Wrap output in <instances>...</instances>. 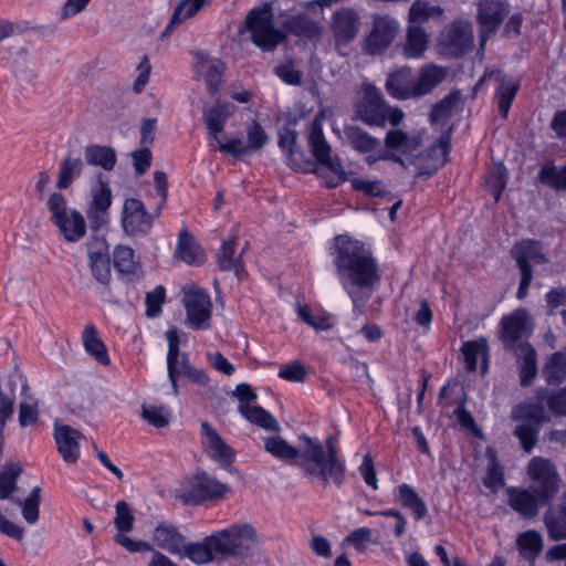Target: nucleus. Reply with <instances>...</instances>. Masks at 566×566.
Segmentation results:
<instances>
[{
    "label": "nucleus",
    "instance_id": "b1692460",
    "mask_svg": "<svg viewBox=\"0 0 566 566\" xmlns=\"http://www.w3.org/2000/svg\"><path fill=\"white\" fill-rule=\"evenodd\" d=\"M385 88L387 93L397 99L417 97L415 93L416 82L410 67H401L388 75Z\"/></svg>",
    "mask_w": 566,
    "mask_h": 566
},
{
    "label": "nucleus",
    "instance_id": "f704fd0d",
    "mask_svg": "<svg viewBox=\"0 0 566 566\" xmlns=\"http://www.w3.org/2000/svg\"><path fill=\"white\" fill-rule=\"evenodd\" d=\"M175 256L189 265H198L202 262L203 253L197 244L193 235L186 229L180 231Z\"/></svg>",
    "mask_w": 566,
    "mask_h": 566
},
{
    "label": "nucleus",
    "instance_id": "5701e85b",
    "mask_svg": "<svg viewBox=\"0 0 566 566\" xmlns=\"http://www.w3.org/2000/svg\"><path fill=\"white\" fill-rule=\"evenodd\" d=\"M359 17L349 8L337 10L333 14L332 30L337 43H348L358 33Z\"/></svg>",
    "mask_w": 566,
    "mask_h": 566
},
{
    "label": "nucleus",
    "instance_id": "0eeeda50",
    "mask_svg": "<svg viewBox=\"0 0 566 566\" xmlns=\"http://www.w3.org/2000/svg\"><path fill=\"white\" fill-rule=\"evenodd\" d=\"M228 491L227 484L205 471H199L178 490V497L187 505H199L221 499Z\"/></svg>",
    "mask_w": 566,
    "mask_h": 566
},
{
    "label": "nucleus",
    "instance_id": "9d476101",
    "mask_svg": "<svg viewBox=\"0 0 566 566\" xmlns=\"http://www.w3.org/2000/svg\"><path fill=\"white\" fill-rule=\"evenodd\" d=\"M160 213L161 206H157L154 213H149L139 199L128 198L123 206V229L129 235L145 237L150 232L154 220L158 218Z\"/></svg>",
    "mask_w": 566,
    "mask_h": 566
},
{
    "label": "nucleus",
    "instance_id": "a18cd8bd",
    "mask_svg": "<svg viewBox=\"0 0 566 566\" xmlns=\"http://www.w3.org/2000/svg\"><path fill=\"white\" fill-rule=\"evenodd\" d=\"M83 167L84 164L81 158H73L71 155L66 156L60 163L56 188L60 190L67 189L73 180L82 174Z\"/></svg>",
    "mask_w": 566,
    "mask_h": 566
},
{
    "label": "nucleus",
    "instance_id": "864d4df0",
    "mask_svg": "<svg viewBox=\"0 0 566 566\" xmlns=\"http://www.w3.org/2000/svg\"><path fill=\"white\" fill-rule=\"evenodd\" d=\"M539 430L537 426L521 421L515 426L513 436L518 439L522 449L531 453L537 442Z\"/></svg>",
    "mask_w": 566,
    "mask_h": 566
},
{
    "label": "nucleus",
    "instance_id": "a19ab883",
    "mask_svg": "<svg viewBox=\"0 0 566 566\" xmlns=\"http://www.w3.org/2000/svg\"><path fill=\"white\" fill-rule=\"evenodd\" d=\"M83 344L85 350L102 365L109 364L107 348L99 338L97 329L93 324H87L83 331Z\"/></svg>",
    "mask_w": 566,
    "mask_h": 566
},
{
    "label": "nucleus",
    "instance_id": "69168bd1",
    "mask_svg": "<svg viewBox=\"0 0 566 566\" xmlns=\"http://www.w3.org/2000/svg\"><path fill=\"white\" fill-rule=\"evenodd\" d=\"M38 402L30 398V401H21L19 405V423L21 427H29L39 421Z\"/></svg>",
    "mask_w": 566,
    "mask_h": 566
},
{
    "label": "nucleus",
    "instance_id": "49530a36",
    "mask_svg": "<svg viewBox=\"0 0 566 566\" xmlns=\"http://www.w3.org/2000/svg\"><path fill=\"white\" fill-rule=\"evenodd\" d=\"M537 179L556 191H566V164L559 168L553 163L545 164L541 168Z\"/></svg>",
    "mask_w": 566,
    "mask_h": 566
},
{
    "label": "nucleus",
    "instance_id": "9b49d317",
    "mask_svg": "<svg viewBox=\"0 0 566 566\" xmlns=\"http://www.w3.org/2000/svg\"><path fill=\"white\" fill-rule=\"evenodd\" d=\"M510 14V4L504 0H480L478 2L476 22L480 28V49L484 50L486 41L496 33Z\"/></svg>",
    "mask_w": 566,
    "mask_h": 566
},
{
    "label": "nucleus",
    "instance_id": "ddd939ff",
    "mask_svg": "<svg viewBox=\"0 0 566 566\" xmlns=\"http://www.w3.org/2000/svg\"><path fill=\"white\" fill-rule=\"evenodd\" d=\"M115 518L114 525L117 530V534L114 541L126 548L129 553H149L153 551V546L145 541L133 539L125 533L133 530L135 517L132 513L130 506L125 501H119L115 505Z\"/></svg>",
    "mask_w": 566,
    "mask_h": 566
},
{
    "label": "nucleus",
    "instance_id": "bb28decb",
    "mask_svg": "<svg viewBox=\"0 0 566 566\" xmlns=\"http://www.w3.org/2000/svg\"><path fill=\"white\" fill-rule=\"evenodd\" d=\"M512 352L518 361L521 386H531L537 375L536 352L534 347L527 342H522Z\"/></svg>",
    "mask_w": 566,
    "mask_h": 566
},
{
    "label": "nucleus",
    "instance_id": "3c124183",
    "mask_svg": "<svg viewBox=\"0 0 566 566\" xmlns=\"http://www.w3.org/2000/svg\"><path fill=\"white\" fill-rule=\"evenodd\" d=\"M489 464L486 474L483 478V484L489 490L496 492L505 485V479L502 468L499 464L496 454L491 449H488Z\"/></svg>",
    "mask_w": 566,
    "mask_h": 566
},
{
    "label": "nucleus",
    "instance_id": "a878e982",
    "mask_svg": "<svg viewBox=\"0 0 566 566\" xmlns=\"http://www.w3.org/2000/svg\"><path fill=\"white\" fill-rule=\"evenodd\" d=\"M95 243L98 250L88 252L91 272L99 284L108 286L112 279L108 249L104 239L95 238Z\"/></svg>",
    "mask_w": 566,
    "mask_h": 566
},
{
    "label": "nucleus",
    "instance_id": "8fccbe9b",
    "mask_svg": "<svg viewBox=\"0 0 566 566\" xmlns=\"http://www.w3.org/2000/svg\"><path fill=\"white\" fill-rule=\"evenodd\" d=\"M168 340V353H167V368H168V377L171 382L174 392H177L176 385V371L178 358L180 357L179 353V336L175 328L168 329L166 333Z\"/></svg>",
    "mask_w": 566,
    "mask_h": 566
},
{
    "label": "nucleus",
    "instance_id": "20e7f679",
    "mask_svg": "<svg viewBox=\"0 0 566 566\" xmlns=\"http://www.w3.org/2000/svg\"><path fill=\"white\" fill-rule=\"evenodd\" d=\"M303 444V474L319 480L324 486L329 483L340 488L345 482L346 465L339 455L336 438L328 436L324 444L316 438L300 436Z\"/></svg>",
    "mask_w": 566,
    "mask_h": 566
},
{
    "label": "nucleus",
    "instance_id": "4d7b16f0",
    "mask_svg": "<svg viewBox=\"0 0 566 566\" xmlns=\"http://www.w3.org/2000/svg\"><path fill=\"white\" fill-rule=\"evenodd\" d=\"M92 201L88 207L97 208L98 210H108L112 205V190L107 180H103L102 174H98V184L93 187Z\"/></svg>",
    "mask_w": 566,
    "mask_h": 566
},
{
    "label": "nucleus",
    "instance_id": "1a4fd4ad",
    "mask_svg": "<svg viewBox=\"0 0 566 566\" xmlns=\"http://www.w3.org/2000/svg\"><path fill=\"white\" fill-rule=\"evenodd\" d=\"M473 40L472 23L458 19L442 30L438 45L444 55L460 59L472 50Z\"/></svg>",
    "mask_w": 566,
    "mask_h": 566
},
{
    "label": "nucleus",
    "instance_id": "58836bf2",
    "mask_svg": "<svg viewBox=\"0 0 566 566\" xmlns=\"http://www.w3.org/2000/svg\"><path fill=\"white\" fill-rule=\"evenodd\" d=\"M428 45V34L420 25H410L407 29L403 55L408 59H419Z\"/></svg>",
    "mask_w": 566,
    "mask_h": 566
},
{
    "label": "nucleus",
    "instance_id": "774afa93",
    "mask_svg": "<svg viewBox=\"0 0 566 566\" xmlns=\"http://www.w3.org/2000/svg\"><path fill=\"white\" fill-rule=\"evenodd\" d=\"M222 64L220 61H213L206 66L205 80L211 95H214L218 92L222 78Z\"/></svg>",
    "mask_w": 566,
    "mask_h": 566
},
{
    "label": "nucleus",
    "instance_id": "79ce46f5",
    "mask_svg": "<svg viewBox=\"0 0 566 566\" xmlns=\"http://www.w3.org/2000/svg\"><path fill=\"white\" fill-rule=\"evenodd\" d=\"M113 264L115 270L126 275L129 280L138 277V265L134 260V250L127 245H117L113 251Z\"/></svg>",
    "mask_w": 566,
    "mask_h": 566
},
{
    "label": "nucleus",
    "instance_id": "4c0bfd02",
    "mask_svg": "<svg viewBox=\"0 0 566 566\" xmlns=\"http://www.w3.org/2000/svg\"><path fill=\"white\" fill-rule=\"evenodd\" d=\"M85 163L91 166L101 167L106 171L114 169L117 158L112 147L102 145H88L84 151Z\"/></svg>",
    "mask_w": 566,
    "mask_h": 566
},
{
    "label": "nucleus",
    "instance_id": "37998d69",
    "mask_svg": "<svg viewBox=\"0 0 566 566\" xmlns=\"http://www.w3.org/2000/svg\"><path fill=\"white\" fill-rule=\"evenodd\" d=\"M22 473L19 462H7L0 471V500L14 499L12 493L18 490L17 481Z\"/></svg>",
    "mask_w": 566,
    "mask_h": 566
},
{
    "label": "nucleus",
    "instance_id": "338daca9",
    "mask_svg": "<svg viewBox=\"0 0 566 566\" xmlns=\"http://www.w3.org/2000/svg\"><path fill=\"white\" fill-rule=\"evenodd\" d=\"M306 376L307 371L300 361L285 364L279 370V377L287 381L302 382Z\"/></svg>",
    "mask_w": 566,
    "mask_h": 566
},
{
    "label": "nucleus",
    "instance_id": "de8ad7c7",
    "mask_svg": "<svg viewBox=\"0 0 566 566\" xmlns=\"http://www.w3.org/2000/svg\"><path fill=\"white\" fill-rule=\"evenodd\" d=\"M543 374L551 385H558L566 378V348L554 353L546 363Z\"/></svg>",
    "mask_w": 566,
    "mask_h": 566
},
{
    "label": "nucleus",
    "instance_id": "13d9d810",
    "mask_svg": "<svg viewBox=\"0 0 566 566\" xmlns=\"http://www.w3.org/2000/svg\"><path fill=\"white\" fill-rule=\"evenodd\" d=\"M142 417L155 428H165L169 424L170 412L165 406L156 407L153 405H144L142 407Z\"/></svg>",
    "mask_w": 566,
    "mask_h": 566
},
{
    "label": "nucleus",
    "instance_id": "603ef678",
    "mask_svg": "<svg viewBox=\"0 0 566 566\" xmlns=\"http://www.w3.org/2000/svg\"><path fill=\"white\" fill-rule=\"evenodd\" d=\"M41 489L34 486L24 501L20 499H12V502L20 505L22 509V516L29 524H35L39 520V507L41 503Z\"/></svg>",
    "mask_w": 566,
    "mask_h": 566
},
{
    "label": "nucleus",
    "instance_id": "7c9ffc66",
    "mask_svg": "<svg viewBox=\"0 0 566 566\" xmlns=\"http://www.w3.org/2000/svg\"><path fill=\"white\" fill-rule=\"evenodd\" d=\"M346 143L359 154H369L380 146V140L373 137L359 126L346 125L344 127Z\"/></svg>",
    "mask_w": 566,
    "mask_h": 566
},
{
    "label": "nucleus",
    "instance_id": "680f3d73",
    "mask_svg": "<svg viewBox=\"0 0 566 566\" xmlns=\"http://www.w3.org/2000/svg\"><path fill=\"white\" fill-rule=\"evenodd\" d=\"M248 153L260 150L269 140L268 135L258 122H253L247 128Z\"/></svg>",
    "mask_w": 566,
    "mask_h": 566
},
{
    "label": "nucleus",
    "instance_id": "a211bd4d",
    "mask_svg": "<svg viewBox=\"0 0 566 566\" xmlns=\"http://www.w3.org/2000/svg\"><path fill=\"white\" fill-rule=\"evenodd\" d=\"M528 313L524 308H517L501 319L500 338L506 352H512L518 346V342L526 334Z\"/></svg>",
    "mask_w": 566,
    "mask_h": 566
},
{
    "label": "nucleus",
    "instance_id": "72a5a7b5",
    "mask_svg": "<svg viewBox=\"0 0 566 566\" xmlns=\"http://www.w3.org/2000/svg\"><path fill=\"white\" fill-rule=\"evenodd\" d=\"M211 0H181L175 8L169 23L163 32V36H169L176 25L197 14L202 8L208 7Z\"/></svg>",
    "mask_w": 566,
    "mask_h": 566
},
{
    "label": "nucleus",
    "instance_id": "f257e3e1",
    "mask_svg": "<svg viewBox=\"0 0 566 566\" xmlns=\"http://www.w3.org/2000/svg\"><path fill=\"white\" fill-rule=\"evenodd\" d=\"M335 274L343 289L360 287L373 293L381 275L373 250L348 234H337L329 247Z\"/></svg>",
    "mask_w": 566,
    "mask_h": 566
},
{
    "label": "nucleus",
    "instance_id": "393cba45",
    "mask_svg": "<svg viewBox=\"0 0 566 566\" xmlns=\"http://www.w3.org/2000/svg\"><path fill=\"white\" fill-rule=\"evenodd\" d=\"M283 28L291 34L310 42L319 41L324 28L304 13L295 14L283 22Z\"/></svg>",
    "mask_w": 566,
    "mask_h": 566
},
{
    "label": "nucleus",
    "instance_id": "09e8293b",
    "mask_svg": "<svg viewBox=\"0 0 566 566\" xmlns=\"http://www.w3.org/2000/svg\"><path fill=\"white\" fill-rule=\"evenodd\" d=\"M442 13L443 10L441 7L430 4L426 0H416L409 9V23L410 25H420L430 18L441 17Z\"/></svg>",
    "mask_w": 566,
    "mask_h": 566
},
{
    "label": "nucleus",
    "instance_id": "c756f323",
    "mask_svg": "<svg viewBox=\"0 0 566 566\" xmlns=\"http://www.w3.org/2000/svg\"><path fill=\"white\" fill-rule=\"evenodd\" d=\"M238 239L233 238L223 241L219 252L217 253V264L220 271H233L235 276L241 280L245 275V270L241 261V255L235 256V244Z\"/></svg>",
    "mask_w": 566,
    "mask_h": 566
},
{
    "label": "nucleus",
    "instance_id": "e433bc0d",
    "mask_svg": "<svg viewBox=\"0 0 566 566\" xmlns=\"http://www.w3.org/2000/svg\"><path fill=\"white\" fill-rule=\"evenodd\" d=\"M397 500L402 507L411 511L417 521L422 520L428 513L426 502L419 496L416 490L407 483H402L397 488Z\"/></svg>",
    "mask_w": 566,
    "mask_h": 566
},
{
    "label": "nucleus",
    "instance_id": "aec40b11",
    "mask_svg": "<svg viewBox=\"0 0 566 566\" xmlns=\"http://www.w3.org/2000/svg\"><path fill=\"white\" fill-rule=\"evenodd\" d=\"M201 434L206 438L203 444L209 449L210 458L217 461L220 467L229 468L235 460L234 450L207 421L201 422Z\"/></svg>",
    "mask_w": 566,
    "mask_h": 566
},
{
    "label": "nucleus",
    "instance_id": "2f4dec72",
    "mask_svg": "<svg viewBox=\"0 0 566 566\" xmlns=\"http://www.w3.org/2000/svg\"><path fill=\"white\" fill-rule=\"evenodd\" d=\"M547 533L553 541L566 539V492L557 507H549L544 514Z\"/></svg>",
    "mask_w": 566,
    "mask_h": 566
},
{
    "label": "nucleus",
    "instance_id": "c03bdc74",
    "mask_svg": "<svg viewBox=\"0 0 566 566\" xmlns=\"http://www.w3.org/2000/svg\"><path fill=\"white\" fill-rule=\"evenodd\" d=\"M385 146L388 150H401L403 154H411L420 146V138L410 137L400 129H390L386 134Z\"/></svg>",
    "mask_w": 566,
    "mask_h": 566
},
{
    "label": "nucleus",
    "instance_id": "4be33fe9",
    "mask_svg": "<svg viewBox=\"0 0 566 566\" xmlns=\"http://www.w3.org/2000/svg\"><path fill=\"white\" fill-rule=\"evenodd\" d=\"M451 149V134L450 132L443 133L437 142L430 146L419 157V163L428 158L430 166L419 165V174L427 177L433 175L447 161V156Z\"/></svg>",
    "mask_w": 566,
    "mask_h": 566
},
{
    "label": "nucleus",
    "instance_id": "6ab92c4d",
    "mask_svg": "<svg viewBox=\"0 0 566 566\" xmlns=\"http://www.w3.org/2000/svg\"><path fill=\"white\" fill-rule=\"evenodd\" d=\"M307 142L317 164L327 169L340 170V159L337 156L332 157L331 145L327 143L322 126L318 123L311 125Z\"/></svg>",
    "mask_w": 566,
    "mask_h": 566
},
{
    "label": "nucleus",
    "instance_id": "f03ea898",
    "mask_svg": "<svg viewBox=\"0 0 566 566\" xmlns=\"http://www.w3.org/2000/svg\"><path fill=\"white\" fill-rule=\"evenodd\" d=\"M527 474L532 479L528 489L510 486L506 489L509 505L525 518H533L539 507L547 505L557 494L559 478L549 460L533 458L527 465Z\"/></svg>",
    "mask_w": 566,
    "mask_h": 566
},
{
    "label": "nucleus",
    "instance_id": "052dcab7",
    "mask_svg": "<svg viewBox=\"0 0 566 566\" xmlns=\"http://www.w3.org/2000/svg\"><path fill=\"white\" fill-rule=\"evenodd\" d=\"M459 98V95L455 93H450L446 97H443L440 102L432 106L430 112V122L432 124L439 123L449 118L452 114V109Z\"/></svg>",
    "mask_w": 566,
    "mask_h": 566
},
{
    "label": "nucleus",
    "instance_id": "e2e57ef3",
    "mask_svg": "<svg viewBox=\"0 0 566 566\" xmlns=\"http://www.w3.org/2000/svg\"><path fill=\"white\" fill-rule=\"evenodd\" d=\"M166 298V290L163 285H158L154 291L148 292L145 297L146 316L156 317L161 313V305Z\"/></svg>",
    "mask_w": 566,
    "mask_h": 566
},
{
    "label": "nucleus",
    "instance_id": "6e6552de",
    "mask_svg": "<svg viewBox=\"0 0 566 566\" xmlns=\"http://www.w3.org/2000/svg\"><path fill=\"white\" fill-rule=\"evenodd\" d=\"M511 256L516 261L521 272L520 285L516 292L518 300H524L533 280V269L531 263L542 264L547 260L541 250V244L536 240H524L517 242L511 249Z\"/></svg>",
    "mask_w": 566,
    "mask_h": 566
},
{
    "label": "nucleus",
    "instance_id": "dca6fc26",
    "mask_svg": "<svg viewBox=\"0 0 566 566\" xmlns=\"http://www.w3.org/2000/svg\"><path fill=\"white\" fill-rule=\"evenodd\" d=\"M184 302L189 325L195 329H208L212 311L210 296L202 290H195L186 293Z\"/></svg>",
    "mask_w": 566,
    "mask_h": 566
},
{
    "label": "nucleus",
    "instance_id": "c9c22d12",
    "mask_svg": "<svg viewBox=\"0 0 566 566\" xmlns=\"http://www.w3.org/2000/svg\"><path fill=\"white\" fill-rule=\"evenodd\" d=\"M264 449L273 457L285 460H300L297 464L302 468L303 463V446L298 449L289 444L281 437H268L264 439Z\"/></svg>",
    "mask_w": 566,
    "mask_h": 566
},
{
    "label": "nucleus",
    "instance_id": "c85d7f7f",
    "mask_svg": "<svg viewBox=\"0 0 566 566\" xmlns=\"http://www.w3.org/2000/svg\"><path fill=\"white\" fill-rule=\"evenodd\" d=\"M447 77V69L429 63L419 71L416 82L415 93L417 97L430 94Z\"/></svg>",
    "mask_w": 566,
    "mask_h": 566
},
{
    "label": "nucleus",
    "instance_id": "39448f33",
    "mask_svg": "<svg viewBox=\"0 0 566 566\" xmlns=\"http://www.w3.org/2000/svg\"><path fill=\"white\" fill-rule=\"evenodd\" d=\"M247 29L252 34V41L259 48L271 51L284 39V34L274 27V14L271 3L253 8L245 18Z\"/></svg>",
    "mask_w": 566,
    "mask_h": 566
},
{
    "label": "nucleus",
    "instance_id": "f3484780",
    "mask_svg": "<svg viewBox=\"0 0 566 566\" xmlns=\"http://www.w3.org/2000/svg\"><path fill=\"white\" fill-rule=\"evenodd\" d=\"M153 539L158 547L167 551L172 555H179L190 559L189 551L191 546L200 544V542L186 543L185 536L178 528L168 523H159L153 534Z\"/></svg>",
    "mask_w": 566,
    "mask_h": 566
},
{
    "label": "nucleus",
    "instance_id": "4468645a",
    "mask_svg": "<svg viewBox=\"0 0 566 566\" xmlns=\"http://www.w3.org/2000/svg\"><path fill=\"white\" fill-rule=\"evenodd\" d=\"M491 78L497 82L494 97L497 102L499 113L503 118H507L509 111L520 90V81L512 75L503 73L499 69L486 70L475 87H479L484 81Z\"/></svg>",
    "mask_w": 566,
    "mask_h": 566
},
{
    "label": "nucleus",
    "instance_id": "423d86ee",
    "mask_svg": "<svg viewBox=\"0 0 566 566\" xmlns=\"http://www.w3.org/2000/svg\"><path fill=\"white\" fill-rule=\"evenodd\" d=\"M51 212V221L57 227L64 239L69 242H77L86 232L84 217L80 211L67 210L66 199L60 192H54L48 200Z\"/></svg>",
    "mask_w": 566,
    "mask_h": 566
},
{
    "label": "nucleus",
    "instance_id": "473e14b6",
    "mask_svg": "<svg viewBox=\"0 0 566 566\" xmlns=\"http://www.w3.org/2000/svg\"><path fill=\"white\" fill-rule=\"evenodd\" d=\"M516 547L522 558L534 564L544 548L543 536L535 530L522 532L516 537Z\"/></svg>",
    "mask_w": 566,
    "mask_h": 566
},
{
    "label": "nucleus",
    "instance_id": "ea45409f",
    "mask_svg": "<svg viewBox=\"0 0 566 566\" xmlns=\"http://www.w3.org/2000/svg\"><path fill=\"white\" fill-rule=\"evenodd\" d=\"M239 412L251 423L265 430L277 432L280 424L276 419L260 406L239 405Z\"/></svg>",
    "mask_w": 566,
    "mask_h": 566
},
{
    "label": "nucleus",
    "instance_id": "6e6d98bb",
    "mask_svg": "<svg viewBox=\"0 0 566 566\" xmlns=\"http://www.w3.org/2000/svg\"><path fill=\"white\" fill-rule=\"evenodd\" d=\"M512 417L514 420H521L522 422L537 426L539 429L544 422L548 421V417L545 415L544 408L538 405L521 407L520 410L513 411Z\"/></svg>",
    "mask_w": 566,
    "mask_h": 566
},
{
    "label": "nucleus",
    "instance_id": "412c9836",
    "mask_svg": "<svg viewBox=\"0 0 566 566\" xmlns=\"http://www.w3.org/2000/svg\"><path fill=\"white\" fill-rule=\"evenodd\" d=\"M82 433L67 424L54 423V439L57 451L67 463H75L80 455L78 439Z\"/></svg>",
    "mask_w": 566,
    "mask_h": 566
},
{
    "label": "nucleus",
    "instance_id": "cd10ccee",
    "mask_svg": "<svg viewBox=\"0 0 566 566\" xmlns=\"http://www.w3.org/2000/svg\"><path fill=\"white\" fill-rule=\"evenodd\" d=\"M231 114V106L228 103L217 102L214 105L203 108L202 120L208 135L216 142H219V135L223 132Z\"/></svg>",
    "mask_w": 566,
    "mask_h": 566
},
{
    "label": "nucleus",
    "instance_id": "7ed1b4c3",
    "mask_svg": "<svg viewBox=\"0 0 566 566\" xmlns=\"http://www.w3.org/2000/svg\"><path fill=\"white\" fill-rule=\"evenodd\" d=\"M256 541V532L251 524H232L205 537L188 553L190 560L198 565L219 563L230 557L243 559L252 555Z\"/></svg>",
    "mask_w": 566,
    "mask_h": 566
},
{
    "label": "nucleus",
    "instance_id": "2eb2a0df",
    "mask_svg": "<svg viewBox=\"0 0 566 566\" xmlns=\"http://www.w3.org/2000/svg\"><path fill=\"white\" fill-rule=\"evenodd\" d=\"M399 24L394 18L375 15L373 29L365 39V52L370 55L382 53L395 40Z\"/></svg>",
    "mask_w": 566,
    "mask_h": 566
},
{
    "label": "nucleus",
    "instance_id": "bf43d9fd",
    "mask_svg": "<svg viewBox=\"0 0 566 566\" xmlns=\"http://www.w3.org/2000/svg\"><path fill=\"white\" fill-rule=\"evenodd\" d=\"M297 139V133L292 129L290 126H284L279 132V147L287 154L289 159L292 163H295V156L298 155L300 158H303V153L295 148Z\"/></svg>",
    "mask_w": 566,
    "mask_h": 566
},
{
    "label": "nucleus",
    "instance_id": "f8f14e48",
    "mask_svg": "<svg viewBox=\"0 0 566 566\" xmlns=\"http://www.w3.org/2000/svg\"><path fill=\"white\" fill-rule=\"evenodd\" d=\"M387 111L388 104L380 91L375 86H367L363 97L355 105V117L368 126L384 127Z\"/></svg>",
    "mask_w": 566,
    "mask_h": 566
},
{
    "label": "nucleus",
    "instance_id": "0e129e2a",
    "mask_svg": "<svg viewBox=\"0 0 566 566\" xmlns=\"http://www.w3.org/2000/svg\"><path fill=\"white\" fill-rule=\"evenodd\" d=\"M352 186L356 191L363 192L368 197H385L389 193L380 180L355 179Z\"/></svg>",
    "mask_w": 566,
    "mask_h": 566
},
{
    "label": "nucleus",
    "instance_id": "5fc2aeb1",
    "mask_svg": "<svg viewBox=\"0 0 566 566\" xmlns=\"http://www.w3.org/2000/svg\"><path fill=\"white\" fill-rule=\"evenodd\" d=\"M488 349V344L484 338L478 340H469L463 343L461 352L464 357L465 369L468 371H475L478 367V357L480 354Z\"/></svg>",
    "mask_w": 566,
    "mask_h": 566
}]
</instances>
